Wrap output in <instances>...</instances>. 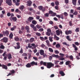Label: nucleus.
I'll list each match as a JSON object with an SVG mask.
<instances>
[{
	"mask_svg": "<svg viewBox=\"0 0 80 80\" xmlns=\"http://www.w3.org/2000/svg\"><path fill=\"white\" fill-rule=\"evenodd\" d=\"M53 12L51 10H50L49 11V14H50V15H52V13H53Z\"/></svg>",
	"mask_w": 80,
	"mask_h": 80,
	"instance_id": "obj_47",
	"label": "nucleus"
},
{
	"mask_svg": "<svg viewBox=\"0 0 80 80\" xmlns=\"http://www.w3.org/2000/svg\"><path fill=\"white\" fill-rule=\"evenodd\" d=\"M49 23L51 25H53V22L52 21H49Z\"/></svg>",
	"mask_w": 80,
	"mask_h": 80,
	"instance_id": "obj_60",
	"label": "nucleus"
},
{
	"mask_svg": "<svg viewBox=\"0 0 80 80\" xmlns=\"http://www.w3.org/2000/svg\"><path fill=\"white\" fill-rule=\"evenodd\" d=\"M56 15H57V13H56L54 12H53L51 14L52 16V17H55Z\"/></svg>",
	"mask_w": 80,
	"mask_h": 80,
	"instance_id": "obj_39",
	"label": "nucleus"
},
{
	"mask_svg": "<svg viewBox=\"0 0 80 80\" xmlns=\"http://www.w3.org/2000/svg\"><path fill=\"white\" fill-rule=\"evenodd\" d=\"M34 19V18H33L32 17H29V18L28 19V22H31L32 20H33Z\"/></svg>",
	"mask_w": 80,
	"mask_h": 80,
	"instance_id": "obj_11",
	"label": "nucleus"
},
{
	"mask_svg": "<svg viewBox=\"0 0 80 80\" xmlns=\"http://www.w3.org/2000/svg\"><path fill=\"white\" fill-rule=\"evenodd\" d=\"M73 15H77L78 14V12L77 11H74V12L73 13Z\"/></svg>",
	"mask_w": 80,
	"mask_h": 80,
	"instance_id": "obj_43",
	"label": "nucleus"
},
{
	"mask_svg": "<svg viewBox=\"0 0 80 80\" xmlns=\"http://www.w3.org/2000/svg\"><path fill=\"white\" fill-rule=\"evenodd\" d=\"M7 15L8 17H10V16H11V13L10 12H8L7 14Z\"/></svg>",
	"mask_w": 80,
	"mask_h": 80,
	"instance_id": "obj_51",
	"label": "nucleus"
},
{
	"mask_svg": "<svg viewBox=\"0 0 80 80\" xmlns=\"http://www.w3.org/2000/svg\"><path fill=\"white\" fill-rule=\"evenodd\" d=\"M49 40L51 42H52L53 41V37H50L49 38Z\"/></svg>",
	"mask_w": 80,
	"mask_h": 80,
	"instance_id": "obj_22",
	"label": "nucleus"
},
{
	"mask_svg": "<svg viewBox=\"0 0 80 80\" xmlns=\"http://www.w3.org/2000/svg\"><path fill=\"white\" fill-rule=\"evenodd\" d=\"M55 4L57 6H58L59 5V2L58 1L55 2Z\"/></svg>",
	"mask_w": 80,
	"mask_h": 80,
	"instance_id": "obj_38",
	"label": "nucleus"
},
{
	"mask_svg": "<svg viewBox=\"0 0 80 80\" xmlns=\"http://www.w3.org/2000/svg\"><path fill=\"white\" fill-rule=\"evenodd\" d=\"M56 34L58 36H59L60 34L61 35H62V33H63V32H62V30H58L56 31Z\"/></svg>",
	"mask_w": 80,
	"mask_h": 80,
	"instance_id": "obj_3",
	"label": "nucleus"
},
{
	"mask_svg": "<svg viewBox=\"0 0 80 80\" xmlns=\"http://www.w3.org/2000/svg\"><path fill=\"white\" fill-rule=\"evenodd\" d=\"M47 30L48 32H49L50 33H51V29H50V28L48 29Z\"/></svg>",
	"mask_w": 80,
	"mask_h": 80,
	"instance_id": "obj_55",
	"label": "nucleus"
},
{
	"mask_svg": "<svg viewBox=\"0 0 80 80\" xmlns=\"http://www.w3.org/2000/svg\"><path fill=\"white\" fill-rule=\"evenodd\" d=\"M69 24L70 26H71V27H72V22L71 21H69Z\"/></svg>",
	"mask_w": 80,
	"mask_h": 80,
	"instance_id": "obj_49",
	"label": "nucleus"
},
{
	"mask_svg": "<svg viewBox=\"0 0 80 80\" xmlns=\"http://www.w3.org/2000/svg\"><path fill=\"white\" fill-rule=\"evenodd\" d=\"M54 66V64L52 63L51 62H48L47 63V68H52V67H53Z\"/></svg>",
	"mask_w": 80,
	"mask_h": 80,
	"instance_id": "obj_1",
	"label": "nucleus"
},
{
	"mask_svg": "<svg viewBox=\"0 0 80 80\" xmlns=\"http://www.w3.org/2000/svg\"><path fill=\"white\" fill-rule=\"evenodd\" d=\"M38 8L40 10H42L43 12H44L45 11V8H43V7L42 6H38Z\"/></svg>",
	"mask_w": 80,
	"mask_h": 80,
	"instance_id": "obj_5",
	"label": "nucleus"
},
{
	"mask_svg": "<svg viewBox=\"0 0 80 80\" xmlns=\"http://www.w3.org/2000/svg\"><path fill=\"white\" fill-rule=\"evenodd\" d=\"M16 27H17L16 26H14L13 28H11V31H13V30H14L15 28Z\"/></svg>",
	"mask_w": 80,
	"mask_h": 80,
	"instance_id": "obj_37",
	"label": "nucleus"
},
{
	"mask_svg": "<svg viewBox=\"0 0 80 80\" xmlns=\"http://www.w3.org/2000/svg\"><path fill=\"white\" fill-rule=\"evenodd\" d=\"M12 20H13V22H16L17 20V17H12Z\"/></svg>",
	"mask_w": 80,
	"mask_h": 80,
	"instance_id": "obj_25",
	"label": "nucleus"
},
{
	"mask_svg": "<svg viewBox=\"0 0 80 80\" xmlns=\"http://www.w3.org/2000/svg\"><path fill=\"white\" fill-rule=\"evenodd\" d=\"M30 26H31V27L32 28H34V27H35V25H33V24H31L30 25Z\"/></svg>",
	"mask_w": 80,
	"mask_h": 80,
	"instance_id": "obj_59",
	"label": "nucleus"
},
{
	"mask_svg": "<svg viewBox=\"0 0 80 80\" xmlns=\"http://www.w3.org/2000/svg\"><path fill=\"white\" fill-rule=\"evenodd\" d=\"M25 29L26 30H30V28H29V27L28 26H27L25 27Z\"/></svg>",
	"mask_w": 80,
	"mask_h": 80,
	"instance_id": "obj_54",
	"label": "nucleus"
},
{
	"mask_svg": "<svg viewBox=\"0 0 80 80\" xmlns=\"http://www.w3.org/2000/svg\"><path fill=\"white\" fill-rule=\"evenodd\" d=\"M4 36H8L9 35V31H8L7 30L5 31H3L2 32Z\"/></svg>",
	"mask_w": 80,
	"mask_h": 80,
	"instance_id": "obj_4",
	"label": "nucleus"
},
{
	"mask_svg": "<svg viewBox=\"0 0 80 80\" xmlns=\"http://www.w3.org/2000/svg\"><path fill=\"white\" fill-rule=\"evenodd\" d=\"M27 6L30 7L32 5V2L30 0L28 1L27 2Z\"/></svg>",
	"mask_w": 80,
	"mask_h": 80,
	"instance_id": "obj_12",
	"label": "nucleus"
},
{
	"mask_svg": "<svg viewBox=\"0 0 80 80\" xmlns=\"http://www.w3.org/2000/svg\"><path fill=\"white\" fill-rule=\"evenodd\" d=\"M59 73L62 76H64L65 75V73H64V72L63 71H60Z\"/></svg>",
	"mask_w": 80,
	"mask_h": 80,
	"instance_id": "obj_21",
	"label": "nucleus"
},
{
	"mask_svg": "<svg viewBox=\"0 0 80 80\" xmlns=\"http://www.w3.org/2000/svg\"><path fill=\"white\" fill-rule=\"evenodd\" d=\"M31 66H33L34 65H38V63L37 62H35L34 61H32L30 63Z\"/></svg>",
	"mask_w": 80,
	"mask_h": 80,
	"instance_id": "obj_9",
	"label": "nucleus"
},
{
	"mask_svg": "<svg viewBox=\"0 0 80 80\" xmlns=\"http://www.w3.org/2000/svg\"><path fill=\"white\" fill-rule=\"evenodd\" d=\"M54 38H55L56 39V40L58 41L60 39V38H59L58 37H57V36H54Z\"/></svg>",
	"mask_w": 80,
	"mask_h": 80,
	"instance_id": "obj_30",
	"label": "nucleus"
},
{
	"mask_svg": "<svg viewBox=\"0 0 80 80\" xmlns=\"http://www.w3.org/2000/svg\"><path fill=\"white\" fill-rule=\"evenodd\" d=\"M46 42L47 44V46H48V47H51V44L50 43V41L48 40H47L46 41Z\"/></svg>",
	"mask_w": 80,
	"mask_h": 80,
	"instance_id": "obj_14",
	"label": "nucleus"
},
{
	"mask_svg": "<svg viewBox=\"0 0 80 80\" xmlns=\"http://www.w3.org/2000/svg\"><path fill=\"white\" fill-rule=\"evenodd\" d=\"M6 3H7L8 5H9V6L12 5V0H6Z\"/></svg>",
	"mask_w": 80,
	"mask_h": 80,
	"instance_id": "obj_2",
	"label": "nucleus"
},
{
	"mask_svg": "<svg viewBox=\"0 0 80 80\" xmlns=\"http://www.w3.org/2000/svg\"><path fill=\"white\" fill-rule=\"evenodd\" d=\"M72 46L74 48V50H75V51H77V50H78V48L77 47V46H76L74 44H72Z\"/></svg>",
	"mask_w": 80,
	"mask_h": 80,
	"instance_id": "obj_13",
	"label": "nucleus"
},
{
	"mask_svg": "<svg viewBox=\"0 0 80 80\" xmlns=\"http://www.w3.org/2000/svg\"><path fill=\"white\" fill-rule=\"evenodd\" d=\"M45 17H49V13H46L45 14Z\"/></svg>",
	"mask_w": 80,
	"mask_h": 80,
	"instance_id": "obj_41",
	"label": "nucleus"
},
{
	"mask_svg": "<svg viewBox=\"0 0 80 80\" xmlns=\"http://www.w3.org/2000/svg\"><path fill=\"white\" fill-rule=\"evenodd\" d=\"M2 67L3 69H5V70H7V69H8V67H7V66L4 64L2 65Z\"/></svg>",
	"mask_w": 80,
	"mask_h": 80,
	"instance_id": "obj_15",
	"label": "nucleus"
},
{
	"mask_svg": "<svg viewBox=\"0 0 80 80\" xmlns=\"http://www.w3.org/2000/svg\"><path fill=\"white\" fill-rule=\"evenodd\" d=\"M64 16H65V17H67L68 16V13L65 12H64Z\"/></svg>",
	"mask_w": 80,
	"mask_h": 80,
	"instance_id": "obj_56",
	"label": "nucleus"
},
{
	"mask_svg": "<svg viewBox=\"0 0 80 80\" xmlns=\"http://www.w3.org/2000/svg\"><path fill=\"white\" fill-rule=\"evenodd\" d=\"M13 34L12 32H11L9 35V38L10 39H12L13 38Z\"/></svg>",
	"mask_w": 80,
	"mask_h": 80,
	"instance_id": "obj_18",
	"label": "nucleus"
},
{
	"mask_svg": "<svg viewBox=\"0 0 80 80\" xmlns=\"http://www.w3.org/2000/svg\"><path fill=\"white\" fill-rule=\"evenodd\" d=\"M59 61H54V63L55 65H57L58 64V63L59 62Z\"/></svg>",
	"mask_w": 80,
	"mask_h": 80,
	"instance_id": "obj_40",
	"label": "nucleus"
},
{
	"mask_svg": "<svg viewBox=\"0 0 80 80\" xmlns=\"http://www.w3.org/2000/svg\"><path fill=\"white\" fill-rule=\"evenodd\" d=\"M36 35H37V36H38L39 37L41 36V34L40 33L38 32H36Z\"/></svg>",
	"mask_w": 80,
	"mask_h": 80,
	"instance_id": "obj_33",
	"label": "nucleus"
},
{
	"mask_svg": "<svg viewBox=\"0 0 80 80\" xmlns=\"http://www.w3.org/2000/svg\"><path fill=\"white\" fill-rule=\"evenodd\" d=\"M72 32L71 30L66 31H65V33L67 35L69 34H72Z\"/></svg>",
	"mask_w": 80,
	"mask_h": 80,
	"instance_id": "obj_10",
	"label": "nucleus"
},
{
	"mask_svg": "<svg viewBox=\"0 0 80 80\" xmlns=\"http://www.w3.org/2000/svg\"><path fill=\"white\" fill-rule=\"evenodd\" d=\"M16 5L17 6H18L20 5V3L17 2L15 3Z\"/></svg>",
	"mask_w": 80,
	"mask_h": 80,
	"instance_id": "obj_64",
	"label": "nucleus"
},
{
	"mask_svg": "<svg viewBox=\"0 0 80 80\" xmlns=\"http://www.w3.org/2000/svg\"><path fill=\"white\" fill-rule=\"evenodd\" d=\"M17 46L14 47L15 49H20V43L19 42L16 43Z\"/></svg>",
	"mask_w": 80,
	"mask_h": 80,
	"instance_id": "obj_6",
	"label": "nucleus"
},
{
	"mask_svg": "<svg viewBox=\"0 0 80 80\" xmlns=\"http://www.w3.org/2000/svg\"><path fill=\"white\" fill-rule=\"evenodd\" d=\"M61 47L60 44L59 43H58L56 45V47L57 48H60Z\"/></svg>",
	"mask_w": 80,
	"mask_h": 80,
	"instance_id": "obj_26",
	"label": "nucleus"
},
{
	"mask_svg": "<svg viewBox=\"0 0 80 80\" xmlns=\"http://www.w3.org/2000/svg\"><path fill=\"white\" fill-rule=\"evenodd\" d=\"M36 28H38V29H39V28H42V26H41V25H37L36 26Z\"/></svg>",
	"mask_w": 80,
	"mask_h": 80,
	"instance_id": "obj_24",
	"label": "nucleus"
},
{
	"mask_svg": "<svg viewBox=\"0 0 80 80\" xmlns=\"http://www.w3.org/2000/svg\"><path fill=\"white\" fill-rule=\"evenodd\" d=\"M0 48H1V49H4L5 48V46L3 45H1L0 46Z\"/></svg>",
	"mask_w": 80,
	"mask_h": 80,
	"instance_id": "obj_36",
	"label": "nucleus"
},
{
	"mask_svg": "<svg viewBox=\"0 0 80 80\" xmlns=\"http://www.w3.org/2000/svg\"><path fill=\"white\" fill-rule=\"evenodd\" d=\"M8 38L7 37H4L2 39V42L4 43H7L8 42Z\"/></svg>",
	"mask_w": 80,
	"mask_h": 80,
	"instance_id": "obj_7",
	"label": "nucleus"
},
{
	"mask_svg": "<svg viewBox=\"0 0 80 80\" xmlns=\"http://www.w3.org/2000/svg\"><path fill=\"white\" fill-rule=\"evenodd\" d=\"M51 5L52 7H55V3L53 2H52L51 3Z\"/></svg>",
	"mask_w": 80,
	"mask_h": 80,
	"instance_id": "obj_45",
	"label": "nucleus"
},
{
	"mask_svg": "<svg viewBox=\"0 0 80 80\" xmlns=\"http://www.w3.org/2000/svg\"><path fill=\"white\" fill-rule=\"evenodd\" d=\"M69 58H70V59H71V60H73V56H72V55H71L70 56Z\"/></svg>",
	"mask_w": 80,
	"mask_h": 80,
	"instance_id": "obj_52",
	"label": "nucleus"
},
{
	"mask_svg": "<svg viewBox=\"0 0 80 80\" xmlns=\"http://www.w3.org/2000/svg\"><path fill=\"white\" fill-rule=\"evenodd\" d=\"M63 45H66V46H68V47H70V45L68 44H67V42H64L63 43Z\"/></svg>",
	"mask_w": 80,
	"mask_h": 80,
	"instance_id": "obj_35",
	"label": "nucleus"
},
{
	"mask_svg": "<svg viewBox=\"0 0 80 80\" xmlns=\"http://www.w3.org/2000/svg\"><path fill=\"white\" fill-rule=\"evenodd\" d=\"M45 44H42L41 45V47L42 48H44L45 47Z\"/></svg>",
	"mask_w": 80,
	"mask_h": 80,
	"instance_id": "obj_61",
	"label": "nucleus"
},
{
	"mask_svg": "<svg viewBox=\"0 0 80 80\" xmlns=\"http://www.w3.org/2000/svg\"><path fill=\"white\" fill-rule=\"evenodd\" d=\"M80 30V28H77L75 30V31L76 32H80V30Z\"/></svg>",
	"mask_w": 80,
	"mask_h": 80,
	"instance_id": "obj_29",
	"label": "nucleus"
},
{
	"mask_svg": "<svg viewBox=\"0 0 80 80\" xmlns=\"http://www.w3.org/2000/svg\"><path fill=\"white\" fill-rule=\"evenodd\" d=\"M51 33V32H46V35H48V36H50V33Z\"/></svg>",
	"mask_w": 80,
	"mask_h": 80,
	"instance_id": "obj_46",
	"label": "nucleus"
},
{
	"mask_svg": "<svg viewBox=\"0 0 80 80\" xmlns=\"http://www.w3.org/2000/svg\"><path fill=\"white\" fill-rule=\"evenodd\" d=\"M77 0H72V2L74 5L75 6L77 5Z\"/></svg>",
	"mask_w": 80,
	"mask_h": 80,
	"instance_id": "obj_16",
	"label": "nucleus"
},
{
	"mask_svg": "<svg viewBox=\"0 0 80 80\" xmlns=\"http://www.w3.org/2000/svg\"><path fill=\"white\" fill-rule=\"evenodd\" d=\"M34 40H35V39L34 38H31L30 39V42L31 43H32V42H33V41H34Z\"/></svg>",
	"mask_w": 80,
	"mask_h": 80,
	"instance_id": "obj_27",
	"label": "nucleus"
},
{
	"mask_svg": "<svg viewBox=\"0 0 80 80\" xmlns=\"http://www.w3.org/2000/svg\"><path fill=\"white\" fill-rule=\"evenodd\" d=\"M7 56L8 57V59H10L12 58V54L10 53H8L7 55Z\"/></svg>",
	"mask_w": 80,
	"mask_h": 80,
	"instance_id": "obj_20",
	"label": "nucleus"
},
{
	"mask_svg": "<svg viewBox=\"0 0 80 80\" xmlns=\"http://www.w3.org/2000/svg\"><path fill=\"white\" fill-rule=\"evenodd\" d=\"M49 51L50 52H51L52 53H53V49L50 48H48Z\"/></svg>",
	"mask_w": 80,
	"mask_h": 80,
	"instance_id": "obj_28",
	"label": "nucleus"
},
{
	"mask_svg": "<svg viewBox=\"0 0 80 80\" xmlns=\"http://www.w3.org/2000/svg\"><path fill=\"white\" fill-rule=\"evenodd\" d=\"M75 44L76 45H77V46H78V45H80V43L78 42H75Z\"/></svg>",
	"mask_w": 80,
	"mask_h": 80,
	"instance_id": "obj_44",
	"label": "nucleus"
},
{
	"mask_svg": "<svg viewBox=\"0 0 80 80\" xmlns=\"http://www.w3.org/2000/svg\"><path fill=\"white\" fill-rule=\"evenodd\" d=\"M39 32H43V28L40 29L39 30Z\"/></svg>",
	"mask_w": 80,
	"mask_h": 80,
	"instance_id": "obj_62",
	"label": "nucleus"
},
{
	"mask_svg": "<svg viewBox=\"0 0 80 80\" xmlns=\"http://www.w3.org/2000/svg\"><path fill=\"white\" fill-rule=\"evenodd\" d=\"M56 17L58 18H61V16H60V15H56Z\"/></svg>",
	"mask_w": 80,
	"mask_h": 80,
	"instance_id": "obj_58",
	"label": "nucleus"
},
{
	"mask_svg": "<svg viewBox=\"0 0 80 80\" xmlns=\"http://www.w3.org/2000/svg\"><path fill=\"white\" fill-rule=\"evenodd\" d=\"M15 40V41H17V42H18V41H22V38H18V37H16L14 38Z\"/></svg>",
	"mask_w": 80,
	"mask_h": 80,
	"instance_id": "obj_8",
	"label": "nucleus"
},
{
	"mask_svg": "<svg viewBox=\"0 0 80 80\" xmlns=\"http://www.w3.org/2000/svg\"><path fill=\"white\" fill-rule=\"evenodd\" d=\"M60 16L61 17V18H62V19H64V17H63V15L62 14H61L60 15Z\"/></svg>",
	"mask_w": 80,
	"mask_h": 80,
	"instance_id": "obj_57",
	"label": "nucleus"
},
{
	"mask_svg": "<svg viewBox=\"0 0 80 80\" xmlns=\"http://www.w3.org/2000/svg\"><path fill=\"white\" fill-rule=\"evenodd\" d=\"M22 56H27V53H23L22 54Z\"/></svg>",
	"mask_w": 80,
	"mask_h": 80,
	"instance_id": "obj_53",
	"label": "nucleus"
},
{
	"mask_svg": "<svg viewBox=\"0 0 80 80\" xmlns=\"http://www.w3.org/2000/svg\"><path fill=\"white\" fill-rule=\"evenodd\" d=\"M40 39L42 41H44V38L42 37H40Z\"/></svg>",
	"mask_w": 80,
	"mask_h": 80,
	"instance_id": "obj_42",
	"label": "nucleus"
},
{
	"mask_svg": "<svg viewBox=\"0 0 80 80\" xmlns=\"http://www.w3.org/2000/svg\"><path fill=\"white\" fill-rule=\"evenodd\" d=\"M40 53L41 55H43L44 54V51L42 49L40 50Z\"/></svg>",
	"mask_w": 80,
	"mask_h": 80,
	"instance_id": "obj_19",
	"label": "nucleus"
},
{
	"mask_svg": "<svg viewBox=\"0 0 80 80\" xmlns=\"http://www.w3.org/2000/svg\"><path fill=\"white\" fill-rule=\"evenodd\" d=\"M64 1L65 3L67 4L69 2V1L68 0H64Z\"/></svg>",
	"mask_w": 80,
	"mask_h": 80,
	"instance_id": "obj_48",
	"label": "nucleus"
},
{
	"mask_svg": "<svg viewBox=\"0 0 80 80\" xmlns=\"http://www.w3.org/2000/svg\"><path fill=\"white\" fill-rule=\"evenodd\" d=\"M26 67L27 68H30L32 67V65L30 64V63H28L27 65H26Z\"/></svg>",
	"mask_w": 80,
	"mask_h": 80,
	"instance_id": "obj_17",
	"label": "nucleus"
},
{
	"mask_svg": "<svg viewBox=\"0 0 80 80\" xmlns=\"http://www.w3.org/2000/svg\"><path fill=\"white\" fill-rule=\"evenodd\" d=\"M29 10L30 12H35L34 10H33V9L32 8H30L29 9Z\"/></svg>",
	"mask_w": 80,
	"mask_h": 80,
	"instance_id": "obj_31",
	"label": "nucleus"
},
{
	"mask_svg": "<svg viewBox=\"0 0 80 80\" xmlns=\"http://www.w3.org/2000/svg\"><path fill=\"white\" fill-rule=\"evenodd\" d=\"M32 23L33 25H36V24L37 23V22L35 20H33L32 21Z\"/></svg>",
	"mask_w": 80,
	"mask_h": 80,
	"instance_id": "obj_23",
	"label": "nucleus"
},
{
	"mask_svg": "<svg viewBox=\"0 0 80 80\" xmlns=\"http://www.w3.org/2000/svg\"><path fill=\"white\" fill-rule=\"evenodd\" d=\"M54 52L56 54H58V53H59V52L57 50H55L54 51Z\"/></svg>",
	"mask_w": 80,
	"mask_h": 80,
	"instance_id": "obj_63",
	"label": "nucleus"
},
{
	"mask_svg": "<svg viewBox=\"0 0 80 80\" xmlns=\"http://www.w3.org/2000/svg\"><path fill=\"white\" fill-rule=\"evenodd\" d=\"M24 6L22 5L20 6V10H23L24 9Z\"/></svg>",
	"mask_w": 80,
	"mask_h": 80,
	"instance_id": "obj_34",
	"label": "nucleus"
},
{
	"mask_svg": "<svg viewBox=\"0 0 80 80\" xmlns=\"http://www.w3.org/2000/svg\"><path fill=\"white\" fill-rule=\"evenodd\" d=\"M19 53H23V49L22 48H21L20 51H19Z\"/></svg>",
	"mask_w": 80,
	"mask_h": 80,
	"instance_id": "obj_50",
	"label": "nucleus"
},
{
	"mask_svg": "<svg viewBox=\"0 0 80 80\" xmlns=\"http://www.w3.org/2000/svg\"><path fill=\"white\" fill-rule=\"evenodd\" d=\"M70 61H66V65H68L70 64Z\"/></svg>",
	"mask_w": 80,
	"mask_h": 80,
	"instance_id": "obj_32",
	"label": "nucleus"
}]
</instances>
